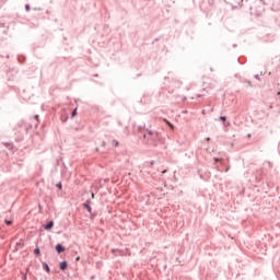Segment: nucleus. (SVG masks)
Wrapping results in <instances>:
<instances>
[{"label": "nucleus", "mask_w": 280, "mask_h": 280, "mask_svg": "<svg viewBox=\"0 0 280 280\" xmlns=\"http://www.w3.org/2000/svg\"><path fill=\"white\" fill-rule=\"evenodd\" d=\"M75 115H78V108H75V109L72 112V117H75Z\"/></svg>", "instance_id": "6e6552de"}, {"label": "nucleus", "mask_w": 280, "mask_h": 280, "mask_svg": "<svg viewBox=\"0 0 280 280\" xmlns=\"http://www.w3.org/2000/svg\"><path fill=\"white\" fill-rule=\"evenodd\" d=\"M56 250H57V253H65V246H62L61 244H57Z\"/></svg>", "instance_id": "f257e3e1"}, {"label": "nucleus", "mask_w": 280, "mask_h": 280, "mask_svg": "<svg viewBox=\"0 0 280 280\" xmlns=\"http://www.w3.org/2000/svg\"><path fill=\"white\" fill-rule=\"evenodd\" d=\"M83 207H85V209H88L89 213H91V206L88 203H84Z\"/></svg>", "instance_id": "423d86ee"}, {"label": "nucleus", "mask_w": 280, "mask_h": 280, "mask_svg": "<svg viewBox=\"0 0 280 280\" xmlns=\"http://www.w3.org/2000/svg\"><path fill=\"white\" fill-rule=\"evenodd\" d=\"M52 228H54V222L52 221L48 222L47 225L45 226L46 231H49Z\"/></svg>", "instance_id": "f03ea898"}, {"label": "nucleus", "mask_w": 280, "mask_h": 280, "mask_svg": "<svg viewBox=\"0 0 280 280\" xmlns=\"http://www.w3.org/2000/svg\"><path fill=\"white\" fill-rule=\"evenodd\" d=\"M77 261H80V257H77Z\"/></svg>", "instance_id": "2eb2a0df"}, {"label": "nucleus", "mask_w": 280, "mask_h": 280, "mask_svg": "<svg viewBox=\"0 0 280 280\" xmlns=\"http://www.w3.org/2000/svg\"><path fill=\"white\" fill-rule=\"evenodd\" d=\"M220 119L221 121H226V116H221Z\"/></svg>", "instance_id": "9d476101"}, {"label": "nucleus", "mask_w": 280, "mask_h": 280, "mask_svg": "<svg viewBox=\"0 0 280 280\" xmlns=\"http://www.w3.org/2000/svg\"><path fill=\"white\" fill-rule=\"evenodd\" d=\"M34 253H35V255H40V249H39V248H36V249L34 250Z\"/></svg>", "instance_id": "1a4fd4ad"}, {"label": "nucleus", "mask_w": 280, "mask_h": 280, "mask_svg": "<svg viewBox=\"0 0 280 280\" xmlns=\"http://www.w3.org/2000/svg\"><path fill=\"white\" fill-rule=\"evenodd\" d=\"M165 172H167V171H163L162 174H165Z\"/></svg>", "instance_id": "dca6fc26"}, {"label": "nucleus", "mask_w": 280, "mask_h": 280, "mask_svg": "<svg viewBox=\"0 0 280 280\" xmlns=\"http://www.w3.org/2000/svg\"><path fill=\"white\" fill-rule=\"evenodd\" d=\"M165 124H167V126H170V128H172V130H174V125L172 122H170L167 119H164Z\"/></svg>", "instance_id": "20e7f679"}, {"label": "nucleus", "mask_w": 280, "mask_h": 280, "mask_svg": "<svg viewBox=\"0 0 280 280\" xmlns=\"http://www.w3.org/2000/svg\"><path fill=\"white\" fill-rule=\"evenodd\" d=\"M152 135H154L152 131H149L147 135H144V138L150 139V137H152Z\"/></svg>", "instance_id": "39448f33"}, {"label": "nucleus", "mask_w": 280, "mask_h": 280, "mask_svg": "<svg viewBox=\"0 0 280 280\" xmlns=\"http://www.w3.org/2000/svg\"><path fill=\"white\" fill-rule=\"evenodd\" d=\"M60 270H67V261L60 262Z\"/></svg>", "instance_id": "7ed1b4c3"}, {"label": "nucleus", "mask_w": 280, "mask_h": 280, "mask_svg": "<svg viewBox=\"0 0 280 280\" xmlns=\"http://www.w3.org/2000/svg\"><path fill=\"white\" fill-rule=\"evenodd\" d=\"M57 187H58L59 189H62V184H58Z\"/></svg>", "instance_id": "4468645a"}, {"label": "nucleus", "mask_w": 280, "mask_h": 280, "mask_svg": "<svg viewBox=\"0 0 280 280\" xmlns=\"http://www.w3.org/2000/svg\"><path fill=\"white\" fill-rule=\"evenodd\" d=\"M44 267H45V270H46L47 272H49V265H48V264H44Z\"/></svg>", "instance_id": "0eeeda50"}, {"label": "nucleus", "mask_w": 280, "mask_h": 280, "mask_svg": "<svg viewBox=\"0 0 280 280\" xmlns=\"http://www.w3.org/2000/svg\"><path fill=\"white\" fill-rule=\"evenodd\" d=\"M26 12H30V4L25 5Z\"/></svg>", "instance_id": "f8f14e48"}, {"label": "nucleus", "mask_w": 280, "mask_h": 280, "mask_svg": "<svg viewBox=\"0 0 280 280\" xmlns=\"http://www.w3.org/2000/svg\"><path fill=\"white\" fill-rule=\"evenodd\" d=\"M5 224H8V226H10L12 224V221H5Z\"/></svg>", "instance_id": "ddd939ff"}, {"label": "nucleus", "mask_w": 280, "mask_h": 280, "mask_svg": "<svg viewBox=\"0 0 280 280\" xmlns=\"http://www.w3.org/2000/svg\"><path fill=\"white\" fill-rule=\"evenodd\" d=\"M114 144H115V147L117 148V145H119V141L114 140Z\"/></svg>", "instance_id": "9b49d317"}]
</instances>
